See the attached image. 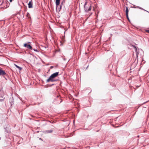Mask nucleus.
<instances>
[{
    "label": "nucleus",
    "mask_w": 149,
    "mask_h": 149,
    "mask_svg": "<svg viewBox=\"0 0 149 149\" xmlns=\"http://www.w3.org/2000/svg\"><path fill=\"white\" fill-rule=\"evenodd\" d=\"M86 4H87V2H86L85 3L84 5V9L85 11L86 12H87L91 10V6H88L87 7L86 6Z\"/></svg>",
    "instance_id": "nucleus-3"
},
{
    "label": "nucleus",
    "mask_w": 149,
    "mask_h": 149,
    "mask_svg": "<svg viewBox=\"0 0 149 149\" xmlns=\"http://www.w3.org/2000/svg\"><path fill=\"white\" fill-rule=\"evenodd\" d=\"M39 132V131H37V133H38Z\"/></svg>",
    "instance_id": "nucleus-35"
},
{
    "label": "nucleus",
    "mask_w": 149,
    "mask_h": 149,
    "mask_svg": "<svg viewBox=\"0 0 149 149\" xmlns=\"http://www.w3.org/2000/svg\"><path fill=\"white\" fill-rule=\"evenodd\" d=\"M134 6H135V5H134Z\"/></svg>",
    "instance_id": "nucleus-41"
},
{
    "label": "nucleus",
    "mask_w": 149,
    "mask_h": 149,
    "mask_svg": "<svg viewBox=\"0 0 149 149\" xmlns=\"http://www.w3.org/2000/svg\"><path fill=\"white\" fill-rule=\"evenodd\" d=\"M63 58L64 61H65L66 60V58Z\"/></svg>",
    "instance_id": "nucleus-26"
},
{
    "label": "nucleus",
    "mask_w": 149,
    "mask_h": 149,
    "mask_svg": "<svg viewBox=\"0 0 149 149\" xmlns=\"http://www.w3.org/2000/svg\"><path fill=\"white\" fill-rule=\"evenodd\" d=\"M62 40L63 41V42H64L65 41V40L64 39V38H63L62 39Z\"/></svg>",
    "instance_id": "nucleus-23"
},
{
    "label": "nucleus",
    "mask_w": 149,
    "mask_h": 149,
    "mask_svg": "<svg viewBox=\"0 0 149 149\" xmlns=\"http://www.w3.org/2000/svg\"><path fill=\"white\" fill-rule=\"evenodd\" d=\"M5 3H6V7L5 8H6L9 6L10 3L7 1H5Z\"/></svg>",
    "instance_id": "nucleus-14"
},
{
    "label": "nucleus",
    "mask_w": 149,
    "mask_h": 149,
    "mask_svg": "<svg viewBox=\"0 0 149 149\" xmlns=\"http://www.w3.org/2000/svg\"><path fill=\"white\" fill-rule=\"evenodd\" d=\"M53 67H53V66H50V68L51 69H52V68Z\"/></svg>",
    "instance_id": "nucleus-27"
},
{
    "label": "nucleus",
    "mask_w": 149,
    "mask_h": 149,
    "mask_svg": "<svg viewBox=\"0 0 149 149\" xmlns=\"http://www.w3.org/2000/svg\"><path fill=\"white\" fill-rule=\"evenodd\" d=\"M59 72H56L52 74L51 76L49 77V78L47 79L46 81V83H48L49 82V80H50L54 79L57 76H58L59 74Z\"/></svg>",
    "instance_id": "nucleus-1"
},
{
    "label": "nucleus",
    "mask_w": 149,
    "mask_h": 149,
    "mask_svg": "<svg viewBox=\"0 0 149 149\" xmlns=\"http://www.w3.org/2000/svg\"><path fill=\"white\" fill-rule=\"evenodd\" d=\"M6 74V72L4 70L1 69H0V75L3 76Z\"/></svg>",
    "instance_id": "nucleus-5"
},
{
    "label": "nucleus",
    "mask_w": 149,
    "mask_h": 149,
    "mask_svg": "<svg viewBox=\"0 0 149 149\" xmlns=\"http://www.w3.org/2000/svg\"><path fill=\"white\" fill-rule=\"evenodd\" d=\"M1 2V1H0V2Z\"/></svg>",
    "instance_id": "nucleus-44"
},
{
    "label": "nucleus",
    "mask_w": 149,
    "mask_h": 149,
    "mask_svg": "<svg viewBox=\"0 0 149 149\" xmlns=\"http://www.w3.org/2000/svg\"><path fill=\"white\" fill-rule=\"evenodd\" d=\"M27 43H28V44H29V43H30L31 42H27Z\"/></svg>",
    "instance_id": "nucleus-31"
},
{
    "label": "nucleus",
    "mask_w": 149,
    "mask_h": 149,
    "mask_svg": "<svg viewBox=\"0 0 149 149\" xmlns=\"http://www.w3.org/2000/svg\"><path fill=\"white\" fill-rule=\"evenodd\" d=\"M62 101L60 97L57 95V97L54 99L53 103L54 104H58L61 103Z\"/></svg>",
    "instance_id": "nucleus-2"
},
{
    "label": "nucleus",
    "mask_w": 149,
    "mask_h": 149,
    "mask_svg": "<svg viewBox=\"0 0 149 149\" xmlns=\"http://www.w3.org/2000/svg\"><path fill=\"white\" fill-rule=\"evenodd\" d=\"M147 11V12H148V13H149V12H148V11Z\"/></svg>",
    "instance_id": "nucleus-40"
},
{
    "label": "nucleus",
    "mask_w": 149,
    "mask_h": 149,
    "mask_svg": "<svg viewBox=\"0 0 149 149\" xmlns=\"http://www.w3.org/2000/svg\"><path fill=\"white\" fill-rule=\"evenodd\" d=\"M69 61H70V60H69L68 61V62H67V63H68V62Z\"/></svg>",
    "instance_id": "nucleus-37"
},
{
    "label": "nucleus",
    "mask_w": 149,
    "mask_h": 149,
    "mask_svg": "<svg viewBox=\"0 0 149 149\" xmlns=\"http://www.w3.org/2000/svg\"><path fill=\"white\" fill-rule=\"evenodd\" d=\"M126 17L127 19V20H128V21L129 22H130V20L129 19V17H128V15H126Z\"/></svg>",
    "instance_id": "nucleus-18"
},
{
    "label": "nucleus",
    "mask_w": 149,
    "mask_h": 149,
    "mask_svg": "<svg viewBox=\"0 0 149 149\" xmlns=\"http://www.w3.org/2000/svg\"><path fill=\"white\" fill-rule=\"evenodd\" d=\"M137 7L138 8H139L140 9H141V10H143L145 11H146V10H145V9H143V8L139 7V6H137Z\"/></svg>",
    "instance_id": "nucleus-17"
},
{
    "label": "nucleus",
    "mask_w": 149,
    "mask_h": 149,
    "mask_svg": "<svg viewBox=\"0 0 149 149\" xmlns=\"http://www.w3.org/2000/svg\"><path fill=\"white\" fill-rule=\"evenodd\" d=\"M136 57H138V54L136 52Z\"/></svg>",
    "instance_id": "nucleus-29"
},
{
    "label": "nucleus",
    "mask_w": 149,
    "mask_h": 149,
    "mask_svg": "<svg viewBox=\"0 0 149 149\" xmlns=\"http://www.w3.org/2000/svg\"><path fill=\"white\" fill-rule=\"evenodd\" d=\"M26 1H28V0H26Z\"/></svg>",
    "instance_id": "nucleus-43"
},
{
    "label": "nucleus",
    "mask_w": 149,
    "mask_h": 149,
    "mask_svg": "<svg viewBox=\"0 0 149 149\" xmlns=\"http://www.w3.org/2000/svg\"><path fill=\"white\" fill-rule=\"evenodd\" d=\"M61 0H56L55 3L56 6V10H57V8L59 6Z\"/></svg>",
    "instance_id": "nucleus-6"
},
{
    "label": "nucleus",
    "mask_w": 149,
    "mask_h": 149,
    "mask_svg": "<svg viewBox=\"0 0 149 149\" xmlns=\"http://www.w3.org/2000/svg\"><path fill=\"white\" fill-rule=\"evenodd\" d=\"M28 8H33V4L32 3V0L30 1L28 4Z\"/></svg>",
    "instance_id": "nucleus-7"
},
{
    "label": "nucleus",
    "mask_w": 149,
    "mask_h": 149,
    "mask_svg": "<svg viewBox=\"0 0 149 149\" xmlns=\"http://www.w3.org/2000/svg\"><path fill=\"white\" fill-rule=\"evenodd\" d=\"M59 81V80L58 79H54L50 80H49V82H50V81L54 82V81Z\"/></svg>",
    "instance_id": "nucleus-13"
},
{
    "label": "nucleus",
    "mask_w": 149,
    "mask_h": 149,
    "mask_svg": "<svg viewBox=\"0 0 149 149\" xmlns=\"http://www.w3.org/2000/svg\"><path fill=\"white\" fill-rule=\"evenodd\" d=\"M44 76H45V77L46 76L45 75Z\"/></svg>",
    "instance_id": "nucleus-42"
},
{
    "label": "nucleus",
    "mask_w": 149,
    "mask_h": 149,
    "mask_svg": "<svg viewBox=\"0 0 149 149\" xmlns=\"http://www.w3.org/2000/svg\"><path fill=\"white\" fill-rule=\"evenodd\" d=\"M132 8H136V7H135V6H134V7H132Z\"/></svg>",
    "instance_id": "nucleus-33"
},
{
    "label": "nucleus",
    "mask_w": 149,
    "mask_h": 149,
    "mask_svg": "<svg viewBox=\"0 0 149 149\" xmlns=\"http://www.w3.org/2000/svg\"><path fill=\"white\" fill-rule=\"evenodd\" d=\"M26 10H27V8H26L25 9V11H26Z\"/></svg>",
    "instance_id": "nucleus-34"
},
{
    "label": "nucleus",
    "mask_w": 149,
    "mask_h": 149,
    "mask_svg": "<svg viewBox=\"0 0 149 149\" xmlns=\"http://www.w3.org/2000/svg\"><path fill=\"white\" fill-rule=\"evenodd\" d=\"M14 0H9V1H10V2H12Z\"/></svg>",
    "instance_id": "nucleus-28"
},
{
    "label": "nucleus",
    "mask_w": 149,
    "mask_h": 149,
    "mask_svg": "<svg viewBox=\"0 0 149 149\" xmlns=\"http://www.w3.org/2000/svg\"><path fill=\"white\" fill-rule=\"evenodd\" d=\"M4 129H5V132H6L7 133H10V128L8 127H4Z\"/></svg>",
    "instance_id": "nucleus-9"
},
{
    "label": "nucleus",
    "mask_w": 149,
    "mask_h": 149,
    "mask_svg": "<svg viewBox=\"0 0 149 149\" xmlns=\"http://www.w3.org/2000/svg\"><path fill=\"white\" fill-rule=\"evenodd\" d=\"M3 100V97L2 96H0V101H1Z\"/></svg>",
    "instance_id": "nucleus-16"
},
{
    "label": "nucleus",
    "mask_w": 149,
    "mask_h": 149,
    "mask_svg": "<svg viewBox=\"0 0 149 149\" xmlns=\"http://www.w3.org/2000/svg\"><path fill=\"white\" fill-rule=\"evenodd\" d=\"M26 16L27 17L29 18H30V14L28 12H27L26 14Z\"/></svg>",
    "instance_id": "nucleus-19"
},
{
    "label": "nucleus",
    "mask_w": 149,
    "mask_h": 149,
    "mask_svg": "<svg viewBox=\"0 0 149 149\" xmlns=\"http://www.w3.org/2000/svg\"><path fill=\"white\" fill-rule=\"evenodd\" d=\"M65 3V2H63V1H62L61 3V4L60 5H61V6H62V5H63V4L64 3Z\"/></svg>",
    "instance_id": "nucleus-22"
},
{
    "label": "nucleus",
    "mask_w": 149,
    "mask_h": 149,
    "mask_svg": "<svg viewBox=\"0 0 149 149\" xmlns=\"http://www.w3.org/2000/svg\"><path fill=\"white\" fill-rule=\"evenodd\" d=\"M132 46L135 49V51H136V52L137 51V48H136V46L134 45H133Z\"/></svg>",
    "instance_id": "nucleus-20"
},
{
    "label": "nucleus",
    "mask_w": 149,
    "mask_h": 149,
    "mask_svg": "<svg viewBox=\"0 0 149 149\" xmlns=\"http://www.w3.org/2000/svg\"><path fill=\"white\" fill-rule=\"evenodd\" d=\"M129 9L127 7H126L125 13L126 15H128Z\"/></svg>",
    "instance_id": "nucleus-12"
},
{
    "label": "nucleus",
    "mask_w": 149,
    "mask_h": 149,
    "mask_svg": "<svg viewBox=\"0 0 149 149\" xmlns=\"http://www.w3.org/2000/svg\"><path fill=\"white\" fill-rule=\"evenodd\" d=\"M40 139H41V140H42V139L41 138H40Z\"/></svg>",
    "instance_id": "nucleus-38"
},
{
    "label": "nucleus",
    "mask_w": 149,
    "mask_h": 149,
    "mask_svg": "<svg viewBox=\"0 0 149 149\" xmlns=\"http://www.w3.org/2000/svg\"><path fill=\"white\" fill-rule=\"evenodd\" d=\"M54 84H51V85H50V86H53V85H54Z\"/></svg>",
    "instance_id": "nucleus-30"
},
{
    "label": "nucleus",
    "mask_w": 149,
    "mask_h": 149,
    "mask_svg": "<svg viewBox=\"0 0 149 149\" xmlns=\"http://www.w3.org/2000/svg\"><path fill=\"white\" fill-rule=\"evenodd\" d=\"M34 51L36 52H38V51L37 49H32Z\"/></svg>",
    "instance_id": "nucleus-21"
},
{
    "label": "nucleus",
    "mask_w": 149,
    "mask_h": 149,
    "mask_svg": "<svg viewBox=\"0 0 149 149\" xmlns=\"http://www.w3.org/2000/svg\"><path fill=\"white\" fill-rule=\"evenodd\" d=\"M145 31L147 32H148V33H149V30H146Z\"/></svg>",
    "instance_id": "nucleus-25"
},
{
    "label": "nucleus",
    "mask_w": 149,
    "mask_h": 149,
    "mask_svg": "<svg viewBox=\"0 0 149 149\" xmlns=\"http://www.w3.org/2000/svg\"><path fill=\"white\" fill-rule=\"evenodd\" d=\"M62 6L60 5L59 7H58H58L57 8V10H58V12L60 11L61 9L62 8Z\"/></svg>",
    "instance_id": "nucleus-15"
},
{
    "label": "nucleus",
    "mask_w": 149,
    "mask_h": 149,
    "mask_svg": "<svg viewBox=\"0 0 149 149\" xmlns=\"http://www.w3.org/2000/svg\"><path fill=\"white\" fill-rule=\"evenodd\" d=\"M3 3H4V1H2L1 3H0V5H2L3 4Z\"/></svg>",
    "instance_id": "nucleus-24"
},
{
    "label": "nucleus",
    "mask_w": 149,
    "mask_h": 149,
    "mask_svg": "<svg viewBox=\"0 0 149 149\" xmlns=\"http://www.w3.org/2000/svg\"><path fill=\"white\" fill-rule=\"evenodd\" d=\"M24 47L27 48L28 49L32 50V47L31 45L28 44V43H25L24 44Z\"/></svg>",
    "instance_id": "nucleus-4"
},
{
    "label": "nucleus",
    "mask_w": 149,
    "mask_h": 149,
    "mask_svg": "<svg viewBox=\"0 0 149 149\" xmlns=\"http://www.w3.org/2000/svg\"><path fill=\"white\" fill-rule=\"evenodd\" d=\"M98 17V15H97V16H96V17L97 18Z\"/></svg>",
    "instance_id": "nucleus-36"
},
{
    "label": "nucleus",
    "mask_w": 149,
    "mask_h": 149,
    "mask_svg": "<svg viewBox=\"0 0 149 149\" xmlns=\"http://www.w3.org/2000/svg\"><path fill=\"white\" fill-rule=\"evenodd\" d=\"M9 102L11 105V106H12L13 104L14 99L13 97H12V98H11L10 99Z\"/></svg>",
    "instance_id": "nucleus-8"
},
{
    "label": "nucleus",
    "mask_w": 149,
    "mask_h": 149,
    "mask_svg": "<svg viewBox=\"0 0 149 149\" xmlns=\"http://www.w3.org/2000/svg\"><path fill=\"white\" fill-rule=\"evenodd\" d=\"M14 65H15V66L16 67V68H18L19 69V71L21 70H22V68L19 66L17 65H16V64H14Z\"/></svg>",
    "instance_id": "nucleus-11"
},
{
    "label": "nucleus",
    "mask_w": 149,
    "mask_h": 149,
    "mask_svg": "<svg viewBox=\"0 0 149 149\" xmlns=\"http://www.w3.org/2000/svg\"><path fill=\"white\" fill-rule=\"evenodd\" d=\"M1 138L0 137V140L1 139Z\"/></svg>",
    "instance_id": "nucleus-39"
},
{
    "label": "nucleus",
    "mask_w": 149,
    "mask_h": 149,
    "mask_svg": "<svg viewBox=\"0 0 149 149\" xmlns=\"http://www.w3.org/2000/svg\"><path fill=\"white\" fill-rule=\"evenodd\" d=\"M65 0H63V2H65Z\"/></svg>",
    "instance_id": "nucleus-32"
},
{
    "label": "nucleus",
    "mask_w": 149,
    "mask_h": 149,
    "mask_svg": "<svg viewBox=\"0 0 149 149\" xmlns=\"http://www.w3.org/2000/svg\"><path fill=\"white\" fill-rule=\"evenodd\" d=\"M53 131L52 130H45L44 131V133H52Z\"/></svg>",
    "instance_id": "nucleus-10"
}]
</instances>
